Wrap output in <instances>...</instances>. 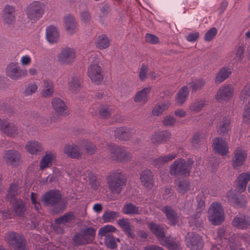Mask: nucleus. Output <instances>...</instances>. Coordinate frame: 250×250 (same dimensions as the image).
I'll use <instances>...</instances> for the list:
<instances>
[{
    "label": "nucleus",
    "instance_id": "nucleus-43",
    "mask_svg": "<svg viewBox=\"0 0 250 250\" xmlns=\"http://www.w3.org/2000/svg\"><path fill=\"white\" fill-rule=\"evenodd\" d=\"M18 188L19 186L17 184L11 183L10 184L6 195V200L8 202H10L12 199H18L16 197L18 194Z\"/></svg>",
    "mask_w": 250,
    "mask_h": 250
},
{
    "label": "nucleus",
    "instance_id": "nucleus-3",
    "mask_svg": "<svg viewBox=\"0 0 250 250\" xmlns=\"http://www.w3.org/2000/svg\"><path fill=\"white\" fill-rule=\"evenodd\" d=\"M108 189L112 194H120L127 182L126 174L120 169L114 170L106 176Z\"/></svg>",
    "mask_w": 250,
    "mask_h": 250
},
{
    "label": "nucleus",
    "instance_id": "nucleus-62",
    "mask_svg": "<svg viewBox=\"0 0 250 250\" xmlns=\"http://www.w3.org/2000/svg\"><path fill=\"white\" fill-rule=\"evenodd\" d=\"M164 111L161 105L159 104H157L153 108L152 113L154 116H159Z\"/></svg>",
    "mask_w": 250,
    "mask_h": 250
},
{
    "label": "nucleus",
    "instance_id": "nucleus-8",
    "mask_svg": "<svg viewBox=\"0 0 250 250\" xmlns=\"http://www.w3.org/2000/svg\"><path fill=\"white\" fill-rule=\"evenodd\" d=\"M45 9V5L43 3L35 1L28 5L26 14L29 19L36 21L42 18L44 14Z\"/></svg>",
    "mask_w": 250,
    "mask_h": 250
},
{
    "label": "nucleus",
    "instance_id": "nucleus-14",
    "mask_svg": "<svg viewBox=\"0 0 250 250\" xmlns=\"http://www.w3.org/2000/svg\"><path fill=\"white\" fill-rule=\"evenodd\" d=\"M248 156L247 151L241 147H236L233 152L231 165L235 169H239L243 166Z\"/></svg>",
    "mask_w": 250,
    "mask_h": 250
},
{
    "label": "nucleus",
    "instance_id": "nucleus-2",
    "mask_svg": "<svg viewBox=\"0 0 250 250\" xmlns=\"http://www.w3.org/2000/svg\"><path fill=\"white\" fill-rule=\"evenodd\" d=\"M42 201L45 206L53 208L52 211L55 213L62 212L67 206V201L62 198L61 191L57 189H50L43 194Z\"/></svg>",
    "mask_w": 250,
    "mask_h": 250
},
{
    "label": "nucleus",
    "instance_id": "nucleus-63",
    "mask_svg": "<svg viewBox=\"0 0 250 250\" xmlns=\"http://www.w3.org/2000/svg\"><path fill=\"white\" fill-rule=\"evenodd\" d=\"M177 156V153L174 152L162 156L165 164L174 159Z\"/></svg>",
    "mask_w": 250,
    "mask_h": 250
},
{
    "label": "nucleus",
    "instance_id": "nucleus-33",
    "mask_svg": "<svg viewBox=\"0 0 250 250\" xmlns=\"http://www.w3.org/2000/svg\"><path fill=\"white\" fill-rule=\"evenodd\" d=\"M133 134V129L125 126L118 127L115 130V135L119 139L128 138Z\"/></svg>",
    "mask_w": 250,
    "mask_h": 250
},
{
    "label": "nucleus",
    "instance_id": "nucleus-5",
    "mask_svg": "<svg viewBox=\"0 0 250 250\" xmlns=\"http://www.w3.org/2000/svg\"><path fill=\"white\" fill-rule=\"evenodd\" d=\"M90 65L87 69V76L92 83L99 84L103 80V71L99 65V56L95 54H92L89 59Z\"/></svg>",
    "mask_w": 250,
    "mask_h": 250
},
{
    "label": "nucleus",
    "instance_id": "nucleus-7",
    "mask_svg": "<svg viewBox=\"0 0 250 250\" xmlns=\"http://www.w3.org/2000/svg\"><path fill=\"white\" fill-rule=\"evenodd\" d=\"M208 212V218L211 224L219 225L224 221V211L220 203L213 202L211 204Z\"/></svg>",
    "mask_w": 250,
    "mask_h": 250
},
{
    "label": "nucleus",
    "instance_id": "nucleus-25",
    "mask_svg": "<svg viewBox=\"0 0 250 250\" xmlns=\"http://www.w3.org/2000/svg\"><path fill=\"white\" fill-rule=\"evenodd\" d=\"M140 178L145 187L151 188L153 187V175L149 169H146L143 170L140 174Z\"/></svg>",
    "mask_w": 250,
    "mask_h": 250
},
{
    "label": "nucleus",
    "instance_id": "nucleus-41",
    "mask_svg": "<svg viewBox=\"0 0 250 250\" xmlns=\"http://www.w3.org/2000/svg\"><path fill=\"white\" fill-rule=\"evenodd\" d=\"M25 147L27 151L31 154H37L42 150V145L39 142H28Z\"/></svg>",
    "mask_w": 250,
    "mask_h": 250
},
{
    "label": "nucleus",
    "instance_id": "nucleus-16",
    "mask_svg": "<svg viewBox=\"0 0 250 250\" xmlns=\"http://www.w3.org/2000/svg\"><path fill=\"white\" fill-rule=\"evenodd\" d=\"M231 224L234 227L238 229H247L250 227V216L239 213L234 216Z\"/></svg>",
    "mask_w": 250,
    "mask_h": 250
},
{
    "label": "nucleus",
    "instance_id": "nucleus-44",
    "mask_svg": "<svg viewBox=\"0 0 250 250\" xmlns=\"http://www.w3.org/2000/svg\"><path fill=\"white\" fill-rule=\"evenodd\" d=\"M109 44L110 41L105 35L98 36L95 42L96 47L101 49L107 48Z\"/></svg>",
    "mask_w": 250,
    "mask_h": 250
},
{
    "label": "nucleus",
    "instance_id": "nucleus-46",
    "mask_svg": "<svg viewBox=\"0 0 250 250\" xmlns=\"http://www.w3.org/2000/svg\"><path fill=\"white\" fill-rule=\"evenodd\" d=\"M75 218L73 213L71 212H67L62 216L56 218L55 222L57 224H65L70 223Z\"/></svg>",
    "mask_w": 250,
    "mask_h": 250
},
{
    "label": "nucleus",
    "instance_id": "nucleus-27",
    "mask_svg": "<svg viewBox=\"0 0 250 250\" xmlns=\"http://www.w3.org/2000/svg\"><path fill=\"white\" fill-rule=\"evenodd\" d=\"M148 228L158 239L159 242L165 238L166 236L164 228L160 225L157 224L154 222H148L147 224Z\"/></svg>",
    "mask_w": 250,
    "mask_h": 250
},
{
    "label": "nucleus",
    "instance_id": "nucleus-52",
    "mask_svg": "<svg viewBox=\"0 0 250 250\" xmlns=\"http://www.w3.org/2000/svg\"><path fill=\"white\" fill-rule=\"evenodd\" d=\"M205 84V81L203 79H198L192 82L190 87L193 91L200 90Z\"/></svg>",
    "mask_w": 250,
    "mask_h": 250
},
{
    "label": "nucleus",
    "instance_id": "nucleus-42",
    "mask_svg": "<svg viewBox=\"0 0 250 250\" xmlns=\"http://www.w3.org/2000/svg\"><path fill=\"white\" fill-rule=\"evenodd\" d=\"M175 182H178L177 190L180 193L185 194L189 189L190 183L188 179L176 180Z\"/></svg>",
    "mask_w": 250,
    "mask_h": 250
},
{
    "label": "nucleus",
    "instance_id": "nucleus-39",
    "mask_svg": "<svg viewBox=\"0 0 250 250\" xmlns=\"http://www.w3.org/2000/svg\"><path fill=\"white\" fill-rule=\"evenodd\" d=\"M104 237V242L106 247L110 250H115L117 248V242H120V239L110 234H107Z\"/></svg>",
    "mask_w": 250,
    "mask_h": 250
},
{
    "label": "nucleus",
    "instance_id": "nucleus-23",
    "mask_svg": "<svg viewBox=\"0 0 250 250\" xmlns=\"http://www.w3.org/2000/svg\"><path fill=\"white\" fill-rule=\"evenodd\" d=\"M45 37L49 43L53 44L57 42L60 37L58 28L53 25L47 27L45 30Z\"/></svg>",
    "mask_w": 250,
    "mask_h": 250
},
{
    "label": "nucleus",
    "instance_id": "nucleus-37",
    "mask_svg": "<svg viewBox=\"0 0 250 250\" xmlns=\"http://www.w3.org/2000/svg\"><path fill=\"white\" fill-rule=\"evenodd\" d=\"M189 94L188 88L187 86H183L178 91L176 97V102L179 105L183 104L187 100Z\"/></svg>",
    "mask_w": 250,
    "mask_h": 250
},
{
    "label": "nucleus",
    "instance_id": "nucleus-56",
    "mask_svg": "<svg viewBox=\"0 0 250 250\" xmlns=\"http://www.w3.org/2000/svg\"><path fill=\"white\" fill-rule=\"evenodd\" d=\"M250 96V83L247 84L242 90L240 98L241 100H244Z\"/></svg>",
    "mask_w": 250,
    "mask_h": 250
},
{
    "label": "nucleus",
    "instance_id": "nucleus-59",
    "mask_svg": "<svg viewBox=\"0 0 250 250\" xmlns=\"http://www.w3.org/2000/svg\"><path fill=\"white\" fill-rule=\"evenodd\" d=\"M81 21L83 24H87L91 20V16L90 14L87 11L82 12L80 14Z\"/></svg>",
    "mask_w": 250,
    "mask_h": 250
},
{
    "label": "nucleus",
    "instance_id": "nucleus-26",
    "mask_svg": "<svg viewBox=\"0 0 250 250\" xmlns=\"http://www.w3.org/2000/svg\"><path fill=\"white\" fill-rule=\"evenodd\" d=\"M117 223L128 237L134 238L135 234L131 228L130 222L127 218H122L118 220Z\"/></svg>",
    "mask_w": 250,
    "mask_h": 250
},
{
    "label": "nucleus",
    "instance_id": "nucleus-55",
    "mask_svg": "<svg viewBox=\"0 0 250 250\" xmlns=\"http://www.w3.org/2000/svg\"><path fill=\"white\" fill-rule=\"evenodd\" d=\"M217 30L216 28L212 27L210 28L205 34L204 39L205 41L209 42L216 36Z\"/></svg>",
    "mask_w": 250,
    "mask_h": 250
},
{
    "label": "nucleus",
    "instance_id": "nucleus-17",
    "mask_svg": "<svg viewBox=\"0 0 250 250\" xmlns=\"http://www.w3.org/2000/svg\"><path fill=\"white\" fill-rule=\"evenodd\" d=\"M233 91V86L230 84L222 86L215 95V99L219 102L228 101L232 97Z\"/></svg>",
    "mask_w": 250,
    "mask_h": 250
},
{
    "label": "nucleus",
    "instance_id": "nucleus-31",
    "mask_svg": "<svg viewBox=\"0 0 250 250\" xmlns=\"http://www.w3.org/2000/svg\"><path fill=\"white\" fill-rule=\"evenodd\" d=\"M151 87L148 86L139 91L134 97V101L136 103H140L142 104H146L148 99V94L150 91Z\"/></svg>",
    "mask_w": 250,
    "mask_h": 250
},
{
    "label": "nucleus",
    "instance_id": "nucleus-22",
    "mask_svg": "<svg viewBox=\"0 0 250 250\" xmlns=\"http://www.w3.org/2000/svg\"><path fill=\"white\" fill-rule=\"evenodd\" d=\"M63 151L67 157L75 159H80L83 154L80 147L73 144L66 145Z\"/></svg>",
    "mask_w": 250,
    "mask_h": 250
},
{
    "label": "nucleus",
    "instance_id": "nucleus-40",
    "mask_svg": "<svg viewBox=\"0 0 250 250\" xmlns=\"http://www.w3.org/2000/svg\"><path fill=\"white\" fill-rule=\"evenodd\" d=\"M88 175L91 188L95 190H97L101 185V180L98 178V175L91 171L88 172Z\"/></svg>",
    "mask_w": 250,
    "mask_h": 250
},
{
    "label": "nucleus",
    "instance_id": "nucleus-58",
    "mask_svg": "<svg viewBox=\"0 0 250 250\" xmlns=\"http://www.w3.org/2000/svg\"><path fill=\"white\" fill-rule=\"evenodd\" d=\"M20 62L21 65L28 66L32 62V59L29 55H24L21 57Z\"/></svg>",
    "mask_w": 250,
    "mask_h": 250
},
{
    "label": "nucleus",
    "instance_id": "nucleus-15",
    "mask_svg": "<svg viewBox=\"0 0 250 250\" xmlns=\"http://www.w3.org/2000/svg\"><path fill=\"white\" fill-rule=\"evenodd\" d=\"M76 52L74 48L66 47L63 48L58 55V61L63 64H71L75 60Z\"/></svg>",
    "mask_w": 250,
    "mask_h": 250
},
{
    "label": "nucleus",
    "instance_id": "nucleus-61",
    "mask_svg": "<svg viewBox=\"0 0 250 250\" xmlns=\"http://www.w3.org/2000/svg\"><path fill=\"white\" fill-rule=\"evenodd\" d=\"M100 115L104 118H108L111 114V109L108 107H102L100 110Z\"/></svg>",
    "mask_w": 250,
    "mask_h": 250
},
{
    "label": "nucleus",
    "instance_id": "nucleus-20",
    "mask_svg": "<svg viewBox=\"0 0 250 250\" xmlns=\"http://www.w3.org/2000/svg\"><path fill=\"white\" fill-rule=\"evenodd\" d=\"M4 158L6 163L13 167L18 166L20 163L21 154L16 150H8L5 152Z\"/></svg>",
    "mask_w": 250,
    "mask_h": 250
},
{
    "label": "nucleus",
    "instance_id": "nucleus-32",
    "mask_svg": "<svg viewBox=\"0 0 250 250\" xmlns=\"http://www.w3.org/2000/svg\"><path fill=\"white\" fill-rule=\"evenodd\" d=\"M56 154L52 151L46 152L45 154L42 158L40 167L42 170L49 167V164H51L52 162L56 160Z\"/></svg>",
    "mask_w": 250,
    "mask_h": 250
},
{
    "label": "nucleus",
    "instance_id": "nucleus-9",
    "mask_svg": "<svg viewBox=\"0 0 250 250\" xmlns=\"http://www.w3.org/2000/svg\"><path fill=\"white\" fill-rule=\"evenodd\" d=\"M113 160L119 162H126L132 157L131 153L126 152L123 147L110 144L108 146Z\"/></svg>",
    "mask_w": 250,
    "mask_h": 250
},
{
    "label": "nucleus",
    "instance_id": "nucleus-21",
    "mask_svg": "<svg viewBox=\"0 0 250 250\" xmlns=\"http://www.w3.org/2000/svg\"><path fill=\"white\" fill-rule=\"evenodd\" d=\"M51 104L53 109L61 115H66L68 113L67 106L61 99L57 97L52 99Z\"/></svg>",
    "mask_w": 250,
    "mask_h": 250
},
{
    "label": "nucleus",
    "instance_id": "nucleus-11",
    "mask_svg": "<svg viewBox=\"0 0 250 250\" xmlns=\"http://www.w3.org/2000/svg\"><path fill=\"white\" fill-rule=\"evenodd\" d=\"M6 239L15 250H28L24 235L11 231L7 234Z\"/></svg>",
    "mask_w": 250,
    "mask_h": 250
},
{
    "label": "nucleus",
    "instance_id": "nucleus-4",
    "mask_svg": "<svg viewBox=\"0 0 250 250\" xmlns=\"http://www.w3.org/2000/svg\"><path fill=\"white\" fill-rule=\"evenodd\" d=\"M194 161L188 158L186 161L183 158L176 159L169 167V173L174 177H187L190 175Z\"/></svg>",
    "mask_w": 250,
    "mask_h": 250
},
{
    "label": "nucleus",
    "instance_id": "nucleus-45",
    "mask_svg": "<svg viewBox=\"0 0 250 250\" xmlns=\"http://www.w3.org/2000/svg\"><path fill=\"white\" fill-rule=\"evenodd\" d=\"M81 88V79L78 77H73L69 83L68 90L71 93H76Z\"/></svg>",
    "mask_w": 250,
    "mask_h": 250
},
{
    "label": "nucleus",
    "instance_id": "nucleus-1",
    "mask_svg": "<svg viewBox=\"0 0 250 250\" xmlns=\"http://www.w3.org/2000/svg\"><path fill=\"white\" fill-rule=\"evenodd\" d=\"M236 181V189L238 192L229 190L227 193V198L230 205L234 207L244 208L246 206L247 200L241 193L246 190L248 183L250 181V173H241Z\"/></svg>",
    "mask_w": 250,
    "mask_h": 250
},
{
    "label": "nucleus",
    "instance_id": "nucleus-50",
    "mask_svg": "<svg viewBox=\"0 0 250 250\" xmlns=\"http://www.w3.org/2000/svg\"><path fill=\"white\" fill-rule=\"evenodd\" d=\"M38 88V87L36 83H29L24 88L23 91V94L26 96L31 95L36 92Z\"/></svg>",
    "mask_w": 250,
    "mask_h": 250
},
{
    "label": "nucleus",
    "instance_id": "nucleus-24",
    "mask_svg": "<svg viewBox=\"0 0 250 250\" xmlns=\"http://www.w3.org/2000/svg\"><path fill=\"white\" fill-rule=\"evenodd\" d=\"M169 221V225H176L179 222V216L177 211L173 209L170 206H165L162 209Z\"/></svg>",
    "mask_w": 250,
    "mask_h": 250
},
{
    "label": "nucleus",
    "instance_id": "nucleus-38",
    "mask_svg": "<svg viewBox=\"0 0 250 250\" xmlns=\"http://www.w3.org/2000/svg\"><path fill=\"white\" fill-rule=\"evenodd\" d=\"M230 120L229 118H224L218 124L217 131L220 135H224L228 132L229 130Z\"/></svg>",
    "mask_w": 250,
    "mask_h": 250
},
{
    "label": "nucleus",
    "instance_id": "nucleus-29",
    "mask_svg": "<svg viewBox=\"0 0 250 250\" xmlns=\"http://www.w3.org/2000/svg\"><path fill=\"white\" fill-rule=\"evenodd\" d=\"M213 149L215 153L225 156L229 153V146L227 142H213Z\"/></svg>",
    "mask_w": 250,
    "mask_h": 250
},
{
    "label": "nucleus",
    "instance_id": "nucleus-51",
    "mask_svg": "<svg viewBox=\"0 0 250 250\" xmlns=\"http://www.w3.org/2000/svg\"><path fill=\"white\" fill-rule=\"evenodd\" d=\"M116 230V228L112 226L107 225L101 228L99 230V234L101 236H105L108 232H113Z\"/></svg>",
    "mask_w": 250,
    "mask_h": 250
},
{
    "label": "nucleus",
    "instance_id": "nucleus-36",
    "mask_svg": "<svg viewBox=\"0 0 250 250\" xmlns=\"http://www.w3.org/2000/svg\"><path fill=\"white\" fill-rule=\"evenodd\" d=\"M122 212L127 215H138L141 213L139 207L129 202L123 206Z\"/></svg>",
    "mask_w": 250,
    "mask_h": 250
},
{
    "label": "nucleus",
    "instance_id": "nucleus-54",
    "mask_svg": "<svg viewBox=\"0 0 250 250\" xmlns=\"http://www.w3.org/2000/svg\"><path fill=\"white\" fill-rule=\"evenodd\" d=\"M243 120L244 123L250 124V101L245 108Z\"/></svg>",
    "mask_w": 250,
    "mask_h": 250
},
{
    "label": "nucleus",
    "instance_id": "nucleus-48",
    "mask_svg": "<svg viewBox=\"0 0 250 250\" xmlns=\"http://www.w3.org/2000/svg\"><path fill=\"white\" fill-rule=\"evenodd\" d=\"M205 103L204 100L196 101L190 105L189 109L192 112H199L205 105Z\"/></svg>",
    "mask_w": 250,
    "mask_h": 250
},
{
    "label": "nucleus",
    "instance_id": "nucleus-13",
    "mask_svg": "<svg viewBox=\"0 0 250 250\" xmlns=\"http://www.w3.org/2000/svg\"><path fill=\"white\" fill-rule=\"evenodd\" d=\"M185 243L187 247L190 250H201L204 246L202 238L199 234L193 232L187 233Z\"/></svg>",
    "mask_w": 250,
    "mask_h": 250
},
{
    "label": "nucleus",
    "instance_id": "nucleus-60",
    "mask_svg": "<svg viewBox=\"0 0 250 250\" xmlns=\"http://www.w3.org/2000/svg\"><path fill=\"white\" fill-rule=\"evenodd\" d=\"M146 39L147 42L155 44L159 42L158 38L154 35L151 34H146Z\"/></svg>",
    "mask_w": 250,
    "mask_h": 250
},
{
    "label": "nucleus",
    "instance_id": "nucleus-49",
    "mask_svg": "<svg viewBox=\"0 0 250 250\" xmlns=\"http://www.w3.org/2000/svg\"><path fill=\"white\" fill-rule=\"evenodd\" d=\"M171 136V133L167 130L155 132L153 135V139L155 140L169 139Z\"/></svg>",
    "mask_w": 250,
    "mask_h": 250
},
{
    "label": "nucleus",
    "instance_id": "nucleus-18",
    "mask_svg": "<svg viewBox=\"0 0 250 250\" xmlns=\"http://www.w3.org/2000/svg\"><path fill=\"white\" fill-rule=\"evenodd\" d=\"M64 27L66 32L73 35L78 31V27L74 17L71 14L65 15L63 19Z\"/></svg>",
    "mask_w": 250,
    "mask_h": 250
},
{
    "label": "nucleus",
    "instance_id": "nucleus-28",
    "mask_svg": "<svg viewBox=\"0 0 250 250\" xmlns=\"http://www.w3.org/2000/svg\"><path fill=\"white\" fill-rule=\"evenodd\" d=\"M160 243L169 250H176L180 248L179 242L177 241L175 238L170 236H165V238L160 241Z\"/></svg>",
    "mask_w": 250,
    "mask_h": 250
},
{
    "label": "nucleus",
    "instance_id": "nucleus-6",
    "mask_svg": "<svg viewBox=\"0 0 250 250\" xmlns=\"http://www.w3.org/2000/svg\"><path fill=\"white\" fill-rule=\"evenodd\" d=\"M96 232V229L92 227H84L74 234L73 241L77 246L91 244L95 237Z\"/></svg>",
    "mask_w": 250,
    "mask_h": 250
},
{
    "label": "nucleus",
    "instance_id": "nucleus-53",
    "mask_svg": "<svg viewBox=\"0 0 250 250\" xmlns=\"http://www.w3.org/2000/svg\"><path fill=\"white\" fill-rule=\"evenodd\" d=\"M176 119L172 116L167 115L164 117L163 120V124L166 126H173L175 125Z\"/></svg>",
    "mask_w": 250,
    "mask_h": 250
},
{
    "label": "nucleus",
    "instance_id": "nucleus-10",
    "mask_svg": "<svg viewBox=\"0 0 250 250\" xmlns=\"http://www.w3.org/2000/svg\"><path fill=\"white\" fill-rule=\"evenodd\" d=\"M0 130L6 136L11 138L19 136L21 134L20 127L7 119H0Z\"/></svg>",
    "mask_w": 250,
    "mask_h": 250
},
{
    "label": "nucleus",
    "instance_id": "nucleus-64",
    "mask_svg": "<svg viewBox=\"0 0 250 250\" xmlns=\"http://www.w3.org/2000/svg\"><path fill=\"white\" fill-rule=\"evenodd\" d=\"M84 148L86 150V152L89 154H93L96 151V146L92 144H86L84 146Z\"/></svg>",
    "mask_w": 250,
    "mask_h": 250
},
{
    "label": "nucleus",
    "instance_id": "nucleus-30",
    "mask_svg": "<svg viewBox=\"0 0 250 250\" xmlns=\"http://www.w3.org/2000/svg\"><path fill=\"white\" fill-rule=\"evenodd\" d=\"M2 19L6 23H11L15 18V10L13 6L6 5L2 13Z\"/></svg>",
    "mask_w": 250,
    "mask_h": 250
},
{
    "label": "nucleus",
    "instance_id": "nucleus-57",
    "mask_svg": "<svg viewBox=\"0 0 250 250\" xmlns=\"http://www.w3.org/2000/svg\"><path fill=\"white\" fill-rule=\"evenodd\" d=\"M37 194L34 192L31 193V200L34 208L37 210H39L41 209V205L39 201L37 200Z\"/></svg>",
    "mask_w": 250,
    "mask_h": 250
},
{
    "label": "nucleus",
    "instance_id": "nucleus-12",
    "mask_svg": "<svg viewBox=\"0 0 250 250\" xmlns=\"http://www.w3.org/2000/svg\"><path fill=\"white\" fill-rule=\"evenodd\" d=\"M5 72L7 76L13 80H18L27 74V70L21 69L19 64L16 62L9 63L6 67Z\"/></svg>",
    "mask_w": 250,
    "mask_h": 250
},
{
    "label": "nucleus",
    "instance_id": "nucleus-34",
    "mask_svg": "<svg viewBox=\"0 0 250 250\" xmlns=\"http://www.w3.org/2000/svg\"><path fill=\"white\" fill-rule=\"evenodd\" d=\"M43 86L41 92V95L43 97L51 96L54 93V84L49 80L45 79L43 82Z\"/></svg>",
    "mask_w": 250,
    "mask_h": 250
},
{
    "label": "nucleus",
    "instance_id": "nucleus-19",
    "mask_svg": "<svg viewBox=\"0 0 250 250\" xmlns=\"http://www.w3.org/2000/svg\"><path fill=\"white\" fill-rule=\"evenodd\" d=\"M9 203L12 206L13 211L17 216L22 217L25 215L26 211L25 201L18 198L12 199Z\"/></svg>",
    "mask_w": 250,
    "mask_h": 250
},
{
    "label": "nucleus",
    "instance_id": "nucleus-35",
    "mask_svg": "<svg viewBox=\"0 0 250 250\" xmlns=\"http://www.w3.org/2000/svg\"><path fill=\"white\" fill-rule=\"evenodd\" d=\"M231 73V70L228 67L221 68L217 73L215 82L217 83H220L228 78Z\"/></svg>",
    "mask_w": 250,
    "mask_h": 250
},
{
    "label": "nucleus",
    "instance_id": "nucleus-47",
    "mask_svg": "<svg viewBox=\"0 0 250 250\" xmlns=\"http://www.w3.org/2000/svg\"><path fill=\"white\" fill-rule=\"evenodd\" d=\"M119 216V213L114 211H106L103 215L102 218L105 223L111 222Z\"/></svg>",
    "mask_w": 250,
    "mask_h": 250
}]
</instances>
